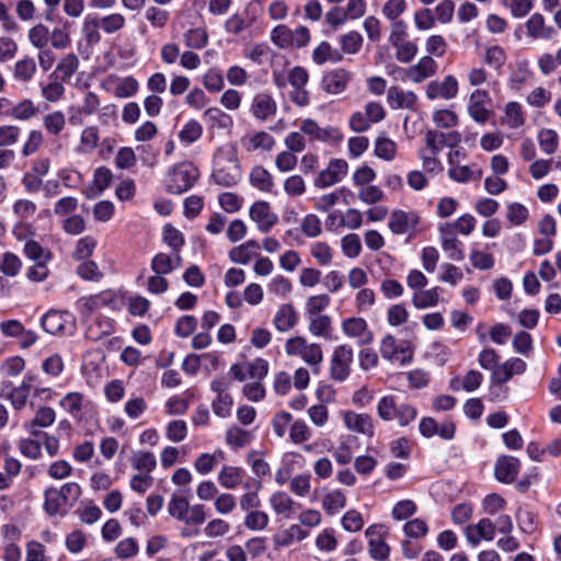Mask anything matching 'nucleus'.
I'll return each mask as SVG.
<instances>
[{
  "label": "nucleus",
  "instance_id": "obj_1",
  "mask_svg": "<svg viewBox=\"0 0 561 561\" xmlns=\"http://www.w3.org/2000/svg\"><path fill=\"white\" fill-rule=\"evenodd\" d=\"M199 176L198 169L190 161H183L169 170L167 191L170 194H182L188 191Z\"/></svg>",
  "mask_w": 561,
  "mask_h": 561
},
{
  "label": "nucleus",
  "instance_id": "obj_2",
  "mask_svg": "<svg viewBox=\"0 0 561 561\" xmlns=\"http://www.w3.org/2000/svg\"><path fill=\"white\" fill-rule=\"evenodd\" d=\"M168 510L171 516L186 524H203L206 518L203 505L190 506L184 496L176 494L173 495Z\"/></svg>",
  "mask_w": 561,
  "mask_h": 561
},
{
  "label": "nucleus",
  "instance_id": "obj_3",
  "mask_svg": "<svg viewBox=\"0 0 561 561\" xmlns=\"http://www.w3.org/2000/svg\"><path fill=\"white\" fill-rule=\"evenodd\" d=\"M352 362V347L345 344L336 346L330 365L331 378L335 381H344L350 376Z\"/></svg>",
  "mask_w": 561,
  "mask_h": 561
},
{
  "label": "nucleus",
  "instance_id": "obj_4",
  "mask_svg": "<svg viewBox=\"0 0 561 561\" xmlns=\"http://www.w3.org/2000/svg\"><path fill=\"white\" fill-rule=\"evenodd\" d=\"M348 164L344 159H332L327 169L322 170L314 180V186L325 188L340 182L346 174Z\"/></svg>",
  "mask_w": 561,
  "mask_h": 561
},
{
  "label": "nucleus",
  "instance_id": "obj_5",
  "mask_svg": "<svg viewBox=\"0 0 561 561\" xmlns=\"http://www.w3.org/2000/svg\"><path fill=\"white\" fill-rule=\"evenodd\" d=\"M352 77V72L344 68L330 70L323 75L321 88L328 94H340L346 90Z\"/></svg>",
  "mask_w": 561,
  "mask_h": 561
},
{
  "label": "nucleus",
  "instance_id": "obj_6",
  "mask_svg": "<svg viewBox=\"0 0 561 561\" xmlns=\"http://www.w3.org/2000/svg\"><path fill=\"white\" fill-rule=\"evenodd\" d=\"M77 500V493H45L44 507L50 516H65Z\"/></svg>",
  "mask_w": 561,
  "mask_h": 561
},
{
  "label": "nucleus",
  "instance_id": "obj_7",
  "mask_svg": "<svg viewBox=\"0 0 561 561\" xmlns=\"http://www.w3.org/2000/svg\"><path fill=\"white\" fill-rule=\"evenodd\" d=\"M426 146L431 153L436 156L444 146L454 148L461 141V134L453 130L449 133H442L434 129H428L425 135Z\"/></svg>",
  "mask_w": 561,
  "mask_h": 561
},
{
  "label": "nucleus",
  "instance_id": "obj_8",
  "mask_svg": "<svg viewBox=\"0 0 561 561\" xmlns=\"http://www.w3.org/2000/svg\"><path fill=\"white\" fill-rule=\"evenodd\" d=\"M211 176L218 185L231 187L240 181L241 169L236 159H229L222 165L218 162Z\"/></svg>",
  "mask_w": 561,
  "mask_h": 561
},
{
  "label": "nucleus",
  "instance_id": "obj_9",
  "mask_svg": "<svg viewBox=\"0 0 561 561\" xmlns=\"http://www.w3.org/2000/svg\"><path fill=\"white\" fill-rule=\"evenodd\" d=\"M457 93L458 81L451 75L446 76L443 81L433 80L426 87V96L430 100H435L438 98L450 100L454 99Z\"/></svg>",
  "mask_w": 561,
  "mask_h": 561
},
{
  "label": "nucleus",
  "instance_id": "obj_10",
  "mask_svg": "<svg viewBox=\"0 0 561 561\" xmlns=\"http://www.w3.org/2000/svg\"><path fill=\"white\" fill-rule=\"evenodd\" d=\"M490 101L491 99L486 90L477 89L471 93L468 113L474 122L484 124L489 121L492 112L489 111L484 104Z\"/></svg>",
  "mask_w": 561,
  "mask_h": 561
},
{
  "label": "nucleus",
  "instance_id": "obj_11",
  "mask_svg": "<svg viewBox=\"0 0 561 561\" xmlns=\"http://www.w3.org/2000/svg\"><path fill=\"white\" fill-rule=\"evenodd\" d=\"M250 218L256 222L257 229L261 232H268L272 227L277 222L278 217L271 211L267 202H255L250 208Z\"/></svg>",
  "mask_w": 561,
  "mask_h": 561
},
{
  "label": "nucleus",
  "instance_id": "obj_12",
  "mask_svg": "<svg viewBox=\"0 0 561 561\" xmlns=\"http://www.w3.org/2000/svg\"><path fill=\"white\" fill-rule=\"evenodd\" d=\"M420 222L415 211L393 210L390 215L388 227L394 234H403L414 229Z\"/></svg>",
  "mask_w": 561,
  "mask_h": 561
},
{
  "label": "nucleus",
  "instance_id": "obj_13",
  "mask_svg": "<svg viewBox=\"0 0 561 561\" xmlns=\"http://www.w3.org/2000/svg\"><path fill=\"white\" fill-rule=\"evenodd\" d=\"M496 526L489 518H482L478 524L466 527V537L470 545L478 546L481 540L491 541L494 539Z\"/></svg>",
  "mask_w": 561,
  "mask_h": 561
},
{
  "label": "nucleus",
  "instance_id": "obj_14",
  "mask_svg": "<svg viewBox=\"0 0 561 561\" xmlns=\"http://www.w3.org/2000/svg\"><path fill=\"white\" fill-rule=\"evenodd\" d=\"M345 426L353 432L373 437L375 435L374 420L369 414L346 411L343 414Z\"/></svg>",
  "mask_w": 561,
  "mask_h": 561
},
{
  "label": "nucleus",
  "instance_id": "obj_15",
  "mask_svg": "<svg viewBox=\"0 0 561 561\" xmlns=\"http://www.w3.org/2000/svg\"><path fill=\"white\" fill-rule=\"evenodd\" d=\"M519 460L512 456H501L497 458L495 462L494 473L499 481L504 483H511L515 480L518 468Z\"/></svg>",
  "mask_w": 561,
  "mask_h": 561
},
{
  "label": "nucleus",
  "instance_id": "obj_16",
  "mask_svg": "<svg viewBox=\"0 0 561 561\" xmlns=\"http://www.w3.org/2000/svg\"><path fill=\"white\" fill-rule=\"evenodd\" d=\"M343 332L352 337H358L359 344H369L373 341V333L367 330V323L363 318H347L342 323Z\"/></svg>",
  "mask_w": 561,
  "mask_h": 561
},
{
  "label": "nucleus",
  "instance_id": "obj_17",
  "mask_svg": "<svg viewBox=\"0 0 561 561\" xmlns=\"http://www.w3.org/2000/svg\"><path fill=\"white\" fill-rule=\"evenodd\" d=\"M276 110L277 106L274 99L267 93H259L252 100L251 113L260 121H266L274 116Z\"/></svg>",
  "mask_w": 561,
  "mask_h": 561
},
{
  "label": "nucleus",
  "instance_id": "obj_18",
  "mask_svg": "<svg viewBox=\"0 0 561 561\" xmlns=\"http://www.w3.org/2000/svg\"><path fill=\"white\" fill-rule=\"evenodd\" d=\"M380 353L383 358L399 360L402 364L411 360L412 358V353L408 348H399L397 346V341L391 334H388L382 339Z\"/></svg>",
  "mask_w": 561,
  "mask_h": 561
},
{
  "label": "nucleus",
  "instance_id": "obj_19",
  "mask_svg": "<svg viewBox=\"0 0 561 561\" xmlns=\"http://www.w3.org/2000/svg\"><path fill=\"white\" fill-rule=\"evenodd\" d=\"M437 70V62L431 56L422 57L419 62L408 71V77L415 83L434 76Z\"/></svg>",
  "mask_w": 561,
  "mask_h": 561
},
{
  "label": "nucleus",
  "instance_id": "obj_20",
  "mask_svg": "<svg viewBox=\"0 0 561 561\" xmlns=\"http://www.w3.org/2000/svg\"><path fill=\"white\" fill-rule=\"evenodd\" d=\"M527 35L531 38L550 39L556 31L552 26H546L545 18L540 13H534L526 22Z\"/></svg>",
  "mask_w": 561,
  "mask_h": 561
},
{
  "label": "nucleus",
  "instance_id": "obj_21",
  "mask_svg": "<svg viewBox=\"0 0 561 561\" xmlns=\"http://www.w3.org/2000/svg\"><path fill=\"white\" fill-rule=\"evenodd\" d=\"M416 95L412 91H403L398 87H391L388 90V103L392 108H414Z\"/></svg>",
  "mask_w": 561,
  "mask_h": 561
},
{
  "label": "nucleus",
  "instance_id": "obj_22",
  "mask_svg": "<svg viewBox=\"0 0 561 561\" xmlns=\"http://www.w3.org/2000/svg\"><path fill=\"white\" fill-rule=\"evenodd\" d=\"M79 58L76 54L71 53L66 55L58 62L56 70L50 75V79L56 77V80L67 82L78 70Z\"/></svg>",
  "mask_w": 561,
  "mask_h": 561
},
{
  "label": "nucleus",
  "instance_id": "obj_23",
  "mask_svg": "<svg viewBox=\"0 0 561 561\" xmlns=\"http://www.w3.org/2000/svg\"><path fill=\"white\" fill-rule=\"evenodd\" d=\"M300 129L304 134L310 135L313 138L322 141L340 138L339 130L336 128H321L314 121L310 118H307L302 122Z\"/></svg>",
  "mask_w": 561,
  "mask_h": 561
},
{
  "label": "nucleus",
  "instance_id": "obj_24",
  "mask_svg": "<svg viewBox=\"0 0 561 561\" xmlns=\"http://www.w3.org/2000/svg\"><path fill=\"white\" fill-rule=\"evenodd\" d=\"M297 322V313L290 304L279 307L274 318V325L280 332H286L295 327Z\"/></svg>",
  "mask_w": 561,
  "mask_h": 561
},
{
  "label": "nucleus",
  "instance_id": "obj_25",
  "mask_svg": "<svg viewBox=\"0 0 561 561\" xmlns=\"http://www.w3.org/2000/svg\"><path fill=\"white\" fill-rule=\"evenodd\" d=\"M100 107L99 96L94 92H88L84 96L83 104L76 108V113L71 114L69 117L70 124H80L81 115L90 116L96 113Z\"/></svg>",
  "mask_w": 561,
  "mask_h": 561
},
{
  "label": "nucleus",
  "instance_id": "obj_26",
  "mask_svg": "<svg viewBox=\"0 0 561 561\" xmlns=\"http://www.w3.org/2000/svg\"><path fill=\"white\" fill-rule=\"evenodd\" d=\"M400 403L394 396L382 397L377 404L378 416L386 422L397 420L399 414Z\"/></svg>",
  "mask_w": 561,
  "mask_h": 561
},
{
  "label": "nucleus",
  "instance_id": "obj_27",
  "mask_svg": "<svg viewBox=\"0 0 561 561\" xmlns=\"http://www.w3.org/2000/svg\"><path fill=\"white\" fill-rule=\"evenodd\" d=\"M440 291V287H433L427 290L415 291L412 298V302L417 309L434 307L439 301Z\"/></svg>",
  "mask_w": 561,
  "mask_h": 561
},
{
  "label": "nucleus",
  "instance_id": "obj_28",
  "mask_svg": "<svg viewBox=\"0 0 561 561\" xmlns=\"http://www.w3.org/2000/svg\"><path fill=\"white\" fill-rule=\"evenodd\" d=\"M41 325L48 334L56 335L65 329L64 316L58 311L50 310L42 317Z\"/></svg>",
  "mask_w": 561,
  "mask_h": 561
},
{
  "label": "nucleus",
  "instance_id": "obj_29",
  "mask_svg": "<svg viewBox=\"0 0 561 561\" xmlns=\"http://www.w3.org/2000/svg\"><path fill=\"white\" fill-rule=\"evenodd\" d=\"M242 477V469L238 467L226 466L219 472L218 480L222 488L234 489L241 483Z\"/></svg>",
  "mask_w": 561,
  "mask_h": 561
},
{
  "label": "nucleus",
  "instance_id": "obj_30",
  "mask_svg": "<svg viewBox=\"0 0 561 561\" xmlns=\"http://www.w3.org/2000/svg\"><path fill=\"white\" fill-rule=\"evenodd\" d=\"M36 72V62L32 57L18 60L14 65L13 77L16 81L27 82Z\"/></svg>",
  "mask_w": 561,
  "mask_h": 561
},
{
  "label": "nucleus",
  "instance_id": "obj_31",
  "mask_svg": "<svg viewBox=\"0 0 561 561\" xmlns=\"http://www.w3.org/2000/svg\"><path fill=\"white\" fill-rule=\"evenodd\" d=\"M39 112L38 107L30 99H24L12 105L11 117L18 121H28Z\"/></svg>",
  "mask_w": 561,
  "mask_h": 561
},
{
  "label": "nucleus",
  "instance_id": "obj_32",
  "mask_svg": "<svg viewBox=\"0 0 561 561\" xmlns=\"http://www.w3.org/2000/svg\"><path fill=\"white\" fill-rule=\"evenodd\" d=\"M251 184L263 192H271L273 187V178L263 167H255L250 174Z\"/></svg>",
  "mask_w": 561,
  "mask_h": 561
},
{
  "label": "nucleus",
  "instance_id": "obj_33",
  "mask_svg": "<svg viewBox=\"0 0 561 561\" xmlns=\"http://www.w3.org/2000/svg\"><path fill=\"white\" fill-rule=\"evenodd\" d=\"M24 254L35 262H49L51 260V252L43 248L37 241L28 240L24 244Z\"/></svg>",
  "mask_w": 561,
  "mask_h": 561
},
{
  "label": "nucleus",
  "instance_id": "obj_34",
  "mask_svg": "<svg viewBox=\"0 0 561 561\" xmlns=\"http://www.w3.org/2000/svg\"><path fill=\"white\" fill-rule=\"evenodd\" d=\"M131 463L136 470L150 473L156 468L157 460L150 451H137L131 458Z\"/></svg>",
  "mask_w": 561,
  "mask_h": 561
},
{
  "label": "nucleus",
  "instance_id": "obj_35",
  "mask_svg": "<svg viewBox=\"0 0 561 561\" xmlns=\"http://www.w3.org/2000/svg\"><path fill=\"white\" fill-rule=\"evenodd\" d=\"M185 45L190 48L202 49L208 43V35L204 28H191L184 34Z\"/></svg>",
  "mask_w": 561,
  "mask_h": 561
},
{
  "label": "nucleus",
  "instance_id": "obj_36",
  "mask_svg": "<svg viewBox=\"0 0 561 561\" xmlns=\"http://www.w3.org/2000/svg\"><path fill=\"white\" fill-rule=\"evenodd\" d=\"M28 39L32 45L38 49H43L49 42V30L46 25L38 23L28 31Z\"/></svg>",
  "mask_w": 561,
  "mask_h": 561
},
{
  "label": "nucleus",
  "instance_id": "obj_37",
  "mask_svg": "<svg viewBox=\"0 0 561 561\" xmlns=\"http://www.w3.org/2000/svg\"><path fill=\"white\" fill-rule=\"evenodd\" d=\"M397 151V145L393 140L387 137H378L375 144V153L378 158L386 161H391Z\"/></svg>",
  "mask_w": 561,
  "mask_h": 561
},
{
  "label": "nucleus",
  "instance_id": "obj_38",
  "mask_svg": "<svg viewBox=\"0 0 561 561\" xmlns=\"http://www.w3.org/2000/svg\"><path fill=\"white\" fill-rule=\"evenodd\" d=\"M271 41L279 48L290 47L293 44L291 30L285 24L275 26L271 32Z\"/></svg>",
  "mask_w": 561,
  "mask_h": 561
},
{
  "label": "nucleus",
  "instance_id": "obj_39",
  "mask_svg": "<svg viewBox=\"0 0 561 561\" xmlns=\"http://www.w3.org/2000/svg\"><path fill=\"white\" fill-rule=\"evenodd\" d=\"M43 124L49 134L56 136L66 125L65 115L60 111H55L44 116Z\"/></svg>",
  "mask_w": 561,
  "mask_h": 561
},
{
  "label": "nucleus",
  "instance_id": "obj_40",
  "mask_svg": "<svg viewBox=\"0 0 561 561\" xmlns=\"http://www.w3.org/2000/svg\"><path fill=\"white\" fill-rule=\"evenodd\" d=\"M341 247L347 257H357L362 252L360 238L356 233L346 234L341 241Z\"/></svg>",
  "mask_w": 561,
  "mask_h": 561
},
{
  "label": "nucleus",
  "instance_id": "obj_41",
  "mask_svg": "<svg viewBox=\"0 0 561 561\" xmlns=\"http://www.w3.org/2000/svg\"><path fill=\"white\" fill-rule=\"evenodd\" d=\"M217 457L222 459L224 453L218 451L217 454H213V455L205 453V454H202L201 456H198L194 462V467H195L196 471L202 474H206V473L210 472L216 466Z\"/></svg>",
  "mask_w": 561,
  "mask_h": 561
},
{
  "label": "nucleus",
  "instance_id": "obj_42",
  "mask_svg": "<svg viewBox=\"0 0 561 561\" xmlns=\"http://www.w3.org/2000/svg\"><path fill=\"white\" fill-rule=\"evenodd\" d=\"M538 142L545 153L551 154L558 148V135L553 129H542L539 131Z\"/></svg>",
  "mask_w": 561,
  "mask_h": 561
},
{
  "label": "nucleus",
  "instance_id": "obj_43",
  "mask_svg": "<svg viewBox=\"0 0 561 561\" xmlns=\"http://www.w3.org/2000/svg\"><path fill=\"white\" fill-rule=\"evenodd\" d=\"M203 134L202 125L192 119L187 122L179 134V138L182 142L192 144L201 138Z\"/></svg>",
  "mask_w": 561,
  "mask_h": 561
},
{
  "label": "nucleus",
  "instance_id": "obj_44",
  "mask_svg": "<svg viewBox=\"0 0 561 561\" xmlns=\"http://www.w3.org/2000/svg\"><path fill=\"white\" fill-rule=\"evenodd\" d=\"M151 270L158 275L170 274L174 270L172 257L165 253L156 254L151 260Z\"/></svg>",
  "mask_w": 561,
  "mask_h": 561
},
{
  "label": "nucleus",
  "instance_id": "obj_45",
  "mask_svg": "<svg viewBox=\"0 0 561 561\" xmlns=\"http://www.w3.org/2000/svg\"><path fill=\"white\" fill-rule=\"evenodd\" d=\"M163 241L172 248L173 251H181V248L184 245L183 234L171 224H167L163 227Z\"/></svg>",
  "mask_w": 561,
  "mask_h": 561
},
{
  "label": "nucleus",
  "instance_id": "obj_46",
  "mask_svg": "<svg viewBox=\"0 0 561 561\" xmlns=\"http://www.w3.org/2000/svg\"><path fill=\"white\" fill-rule=\"evenodd\" d=\"M203 84L209 92H219L222 90V72L216 68L209 69L203 77Z\"/></svg>",
  "mask_w": 561,
  "mask_h": 561
},
{
  "label": "nucleus",
  "instance_id": "obj_47",
  "mask_svg": "<svg viewBox=\"0 0 561 561\" xmlns=\"http://www.w3.org/2000/svg\"><path fill=\"white\" fill-rule=\"evenodd\" d=\"M204 116L213 122L218 128H230L233 124L232 117L218 107H210L206 110Z\"/></svg>",
  "mask_w": 561,
  "mask_h": 561
},
{
  "label": "nucleus",
  "instance_id": "obj_48",
  "mask_svg": "<svg viewBox=\"0 0 561 561\" xmlns=\"http://www.w3.org/2000/svg\"><path fill=\"white\" fill-rule=\"evenodd\" d=\"M363 45L362 35L352 31L341 37V48L346 54H356Z\"/></svg>",
  "mask_w": 561,
  "mask_h": 561
},
{
  "label": "nucleus",
  "instance_id": "obj_49",
  "mask_svg": "<svg viewBox=\"0 0 561 561\" xmlns=\"http://www.w3.org/2000/svg\"><path fill=\"white\" fill-rule=\"evenodd\" d=\"M77 274L85 279L91 282H99L103 274L100 272L98 264L94 261H84L77 267Z\"/></svg>",
  "mask_w": 561,
  "mask_h": 561
},
{
  "label": "nucleus",
  "instance_id": "obj_50",
  "mask_svg": "<svg viewBox=\"0 0 561 561\" xmlns=\"http://www.w3.org/2000/svg\"><path fill=\"white\" fill-rule=\"evenodd\" d=\"M100 27L107 34H113L122 30L125 25V18L119 13H112L99 19Z\"/></svg>",
  "mask_w": 561,
  "mask_h": 561
},
{
  "label": "nucleus",
  "instance_id": "obj_51",
  "mask_svg": "<svg viewBox=\"0 0 561 561\" xmlns=\"http://www.w3.org/2000/svg\"><path fill=\"white\" fill-rule=\"evenodd\" d=\"M197 327V319L194 316H182L175 323L174 332L178 336L187 337L190 336Z\"/></svg>",
  "mask_w": 561,
  "mask_h": 561
},
{
  "label": "nucleus",
  "instance_id": "obj_52",
  "mask_svg": "<svg viewBox=\"0 0 561 561\" xmlns=\"http://www.w3.org/2000/svg\"><path fill=\"white\" fill-rule=\"evenodd\" d=\"M226 440L233 448H241L249 444V433L240 427L233 426L227 431Z\"/></svg>",
  "mask_w": 561,
  "mask_h": 561
},
{
  "label": "nucleus",
  "instance_id": "obj_53",
  "mask_svg": "<svg viewBox=\"0 0 561 561\" xmlns=\"http://www.w3.org/2000/svg\"><path fill=\"white\" fill-rule=\"evenodd\" d=\"M311 255L323 266L329 265L333 257L332 249L327 242L313 243L311 245Z\"/></svg>",
  "mask_w": 561,
  "mask_h": 561
},
{
  "label": "nucleus",
  "instance_id": "obj_54",
  "mask_svg": "<svg viewBox=\"0 0 561 561\" xmlns=\"http://www.w3.org/2000/svg\"><path fill=\"white\" fill-rule=\"evenodd\" d=\"M368 551L373 559L383 561L388 559L390 548L385 539L376 538L368 540Z\"/></svg>",
  "mask_w": 561,
  "mask_h": 561
},
{
  "label": "nucleus",
  "instance_id": "obj_55",
  "mask_svg": "<svg viewBox=\"0 0 561 561\" xmlns=\"http://www.w3.org/2000/svg\"><path fill=\"white\" fill-rule=\"evenodd\" d=\"M98 27H100L99 19L88 15L83 23V33L88 43L96 44L101 41Z\"/></svg>",
  "mask_w": 561,
  "mask_h": 561
},
{
  "label": "nucleus",
  "instance_id": "obj_56",
  "mask_svg": "<svg viewBox=\"0 0 561 561\" xmlns=\"http://www.w3.org/2000/svg\"><path fill=\"white\" fill-rule=\"evenodd\" d=\"M21 268V261L20 259L11 253L5 252L2 257V262L0 264V271L7 275V276H15Z\"/></svg>",
  "mask_w": 561,
  "mask_h": 561
},
{
  "label": "nucleus",
  "instance_id": "obj_57",
  "mask_svg": "<svg viewBox=\"0 0 561 561\" xmlns=\"http://www.w3.org/2000/svg\"><path fill=\"white\" fill-rule=\"evenodd\" d=\"M247 375L252 379L262 380L268 373V363L263 358H255L245 364Z\"/></svg>",
  "mask_w": 561,
  "mask_h": 561
},
{
  "label": "nucleus",
  "instance_id": "obj_58",
  "mask_svg": "<svg viewBox=\"0 0 561 561\" xmlns=\"http://www.w3.org/2000/svg\"><path fill=\"white\" fill-rule=\"evenodd\" d=\"M53 79L51 82L42 87V94L47 101L57 102L64 95L65 88L60 80H56V77Z\"/></svg>",
  "mask_w": 561,
  "mask_h": 561
},
{
  "label": "nucleus",
  "instance_id": "obj_59",
  "mask_svg": "<svg viewBox=\"0 0 561 561\" xmlns=\"http://www.w3.org/2000/svg\"><path fill=\"white\" fill-rule=\"evenodd\" d=\"M271 503L278 514L289 515L293 512L294 502L287 496V493H273Z\"/></svg>",
  "mask_w": 561,
  "mask_h": 561
},
{
  "label": "nucleus",
  "instance_id": "obj_60",
  "mask_svg": "<svg viewBox=\"0 0 561 561\" xmlns=\"http://www.w3.org/2000/svg\"><path fill=\"white\" fill-rule=\"evenodd\" d=\"M21 129L15 125L0 126V147H9L18 142Z\"/></svg>",
  "mask_w": 561,
  "mask_h": 561
},
{
  "label": "nucleus",
  "instance_id": "obj_61",
  "mask_svg": "<svg viewBox=\"0 0 561 561\" xmlns=\"http://www.w3.org/2000/svg\"><path fill=\"white\" fill-rule=\"evenodd\" d=\"M301 231L309 238H316L321 234V221L313 214L307 215L301 222Z\"/></svg>",
  "mask_w": 561,
  "mask_h": 561
},
{
  "label": "nucleus",
  "instance_id": "obj_62",
  "mask_svg": "<svg viewBox=\"0 0 561 561\" xmlns=\"http://www.w3.org/2000/svg\"><path fill=\"white\" fill-rule=\"evenodd\" d=\"M485 62L495 69H500L506 61V54L501 46L494 45L486 49Z\"/></svg>",
  "mask_w": 561,
  "mask_h": 561
},
{
  "label": "nucleus",
  "instance_id": "obj_63",
  "mask_svg": "<svg viewBox=\"0 0 561 561\" xmlns=\"http://www.w3.org/2000/svg\"><path fill=\"white\" fill-rule=\"evenodd\" d=\"M434 123L442 128H450L457 125L458 117L449 110H438L433 114Z\"/></svg>",
  "mask_w": 561,
  "mask_h": 561
},
{
  "label": "nucleus",
  "instance_id": "obj_64",
  "mask_svg": "<svg viewBox=\"0 0 561 561\" xmlns=\"http://www.w3.org/2000/svg\"><path fill=\"white\" fill-rule=\"evenodd\" d=\"M82 393L69 392L60 400V405L69 413L75 414L82 409Z\"/></svg>",
  "mask_w": 561,
  "mask_h": 561
}]
</instances>
